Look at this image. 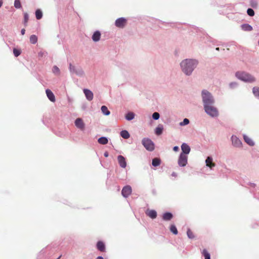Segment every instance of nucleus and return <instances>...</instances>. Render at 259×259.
I'll return each mask as SVG.
<instances>
[{
    "instance_id": "f257e3e1",
    "label": "nucleus",
    "mask_w": 259,
    "mask_h": 259,
    "mask_svg": "<svg viewBox=\"0 0 259 259\" xmlns=\"http://www.w3.org/2000/svg\"><path fill=\"white\" fill-rule=\"evenodd\" d=\"M197 61L195 60L186 59L181 63V66L183 71L187 75H190L197 64Z\"/></svg>"
},
{
    "instance_id": "f03ea898",
    "label": "nucleus",
    "mask_w": 259,
    "mask_h": 259,
    "mask_svg": "<svg viewBox=\"0 0 259 259\" xmlns=\"http://www.w3.org/2000/svg\"><path fill=\"white\" fill-rule=\"evenodd\" d=\"M202 97L204 105L213 104L214 101L211 94L206 90L202 92Z\"/></svg>"
},
{
    "instance_id": "7ed1b4c3",
    "label": "nucleus",
    "mask_w": 259,
    "mask_h": 259,
    "mask_svg": "<svg viewBox=\"0 0 259 259\" xmlns=\"http://www.w3.org/2000/svg\"><path fill=\"white\" fill-rule=\"evenodd\" d=\"M204 109L205 112L211 117H217L219 115V111L213 104L204 105Z\"/></svg>"
},
{
    "instance_id": "20e7f679",
    "label": "nucleus",
    "mask_w": 259,
    "mask_h": 259,
    "mask_svg": "<svg viewBox=\"0 0 259 259\" xmlns=\"http://www.w3.org/2000/svg\"><path fill=\"white\" fill-rule=\"evenodd\" d=\"M236 76L244 81L252 82L255 81V78L253 76L244 72H237Z\"/></svg>"
},
{
    "instance_id": "39448f33",
    "label": "nucleus",
    "mask_w": 259,
    "mask_h": 259,
    "mask_svg": "<svg viewBox=\"0 0 259 259\" xmlns=\"http://www.w3.org/2000/svg\"><path fill=\"white\" fill-rule=\"evenodd\" d=\"M142 144L148 151H152L154 149V145L153 142L148 138H144L142 140Z\"/></svg>"
},
{
    "instance_id": "423d86ee",
    "label": "nucleus",
    "mask_w": 259,
    "mask_h": 259,
    "mask_svg": "<svg viewBox=\"0 0 259 259\" xmlns=\"http://www.w3.org/2000/svg\"><path fill=\"white\" fill-rule=\"evenodd\" d=\"M127 23V20L124 18L121 17L117 19L115 22V25L117 27L122 28Z\"/></svg>"
},
{
    "instance_id": "0eeeda50",
    "label": "nucleus",
    "mask_w": 259,
    "mask_h": 259,
    "mask_svg": "<svg viewBox=\"0 0 259 259\" xmlns=\"http://www.w3.org/2000/svg\"><path fill=\"white\" fill-rule=\"evenodd\" d=\"M188 157L184 154H181L178 160V164L181 166H185L187 163Z\"/></svg>"
},
{
    "instance_id": "6e6552de",
    "label": "nucleus",
    "mask_w": 259,
    "mask_h": 259,
    "mask_svg": "<svg viewBox=\"0 0 259 259\" xmlns=\"http://www.w3.org/2000/svg\"><path fill=\"white\" fill-rule=\"evenodd\" d=\"M122 195L124 197H127L132 193V188L130 186H124L121 191Z\"/></svg>"
},
{
    "instance_id": "1a4fd4ad",
    "label": "nucleus",
    "mask_w": 259,
    "mask_h": 259,
    "mask_svg": "<svg viewBox=\"0 0 259 259\" xmlns=\"http://www.w3.org/2000/svg\"><path fill=\"white\" fill-rule=\"evenodd\" d=\"M69 70L71 73H75L77 75H81L83 74V71L81 69H76V67L71 64L69 65Z\"/></svg>"
},
{
    "instance_id": "9d476101",
    "label": "nucleus",
    "mask_w": 259,
    "mask_h": 259,
    "mask_svg": "<svg viewBox=\"0 0 259 259\" xmlns=\"http://www.w3.org/2000/svg\"><path fill=\"white\" fill-rule=\"evenodd\" d=\"M75 126L81 130H84V123L82 119L80 118H77L75 121Z\"/></svg>"
},
{
    "instance_id": "9b49d317",
    "label": "nucleus",
    "mask_w": 259,
    "mask_h": 259,
    "mask_svg": "<svg viewBox=\"0 0 259 259\" xmlns=\"http://www.w3.org/2000/svg\"><path fill=\"white\" fill-rule=\"evenodd\" d=\"M118 162L120 166L122 168H125L126 166V162L125 158L122 155H118L117 157Z\"/></svg>"
},
{
    "instance_id": "f8f14e48",
    "label": "nucleus",
    "mask_w": 259,
    "mask_h": 259,
    "mask_svg": "<svg viewBox=\"0 0 259 259\" xmlns=\"http://www.w3.org/2000/svg\"><path fill=\"white\" fill-rule=\"evenodd\" d=\"M83 93L85 96L86 98L89 101H92L93 99L94 95L93 92L88 89H84Z\"/></svg>"
},
{
    "instance_id": "ddd939ff",
    "label": "nucleus",
    "mask_w": 259,
    "mask_h": 259,
    "mask_svg": "<svg viewBox=\"0 0 259 259\" xmlns=\"http://www.w3.org/2000/svg\"><path fill=\"white\" fill-rule=\"evenodd\" d=\"M232 141L233 145L235 147H239L241 145V141L236 136L232 137Z\"/></svg>"
},
{
    "instance_id": "4468645a",
    "label": "nucleus",
    "mask_w": 259,
    "mask_h": 259,
    "mask_svg": "<svg viewBox=\"0 0 259 259\" xmlns=\"http://www.w3.org/2000/svg\"><path fill=\"white\" fill-rule=\"evenodd\" d=\"M181 149L183 151L181 154H184L185 155L189 153L190 151V147L186 143L182 144L181 146Z\"/></svg>"
},
{
    "instance_id": "2eb2a0df",
    "label": "nucleus",
    "mask_w": 259,
    "mask_h": 259,
    "mask_svg": "<svg viewBox=\"0 0 259 259\" xmlns=\"http://www.w3.org/2000/svg\"><path fill=\"white\" fill-rule=\"evenodd\" d=\"M46 93L49 100L51 101L54 102L55 101V97L53 92L50 90L47 89L46 91Z\"/></svg>"
},
{
    "instance_id": "dca6fc26",
    "label": "nucleus",
    "mask_w": 259,
    "mask_h": 259,
    "mask_svg": "<svg viewBox=\"0 0 259 259\" xmlns=\"http://www.w3.org/2000/svg\"><path fill=\"white\" fill-rule=\"evenodd\" d=\"M147 215L151 219H155L157 217V212L154 210H147L146 212Z\"/></svg>"
},
{
    "instance_id": "f3484780",
    "label": "nucleus",
    "mask_w": 259,
    "mask_h": 259,
    "mask_svg": "<svg viewBox=\"0 0 259 259\" xmlns=\"http://www.w3.org/2000/svg\"><path fill=\"white\" fill-rule=\"evenodd\" d=\"M97 248L100 251L104 252L105 251V244L101 241H99L97 242Z\"/></svg>"
},
{
    "instance_id": "a211bd4d",
    "label": "nucleus",
    "mask_w": 259,
    "mask_h": 259,
    "mask_svg": "<svg viewBox=\"0 0 259 259\" xmlns=\"http://www.w3.org/2000/svg\"><path fill=\"white\" fill-rule=\"evenodd\" d=\"M206 166L211 168L212 167L215 166V164L212 162V159L210 157H207L205 160Z\"/></svg>"
},
{
    "instance_id": "6ab92c4d",
    "label": "nucleus",
    "mask_w": 259,
    "mask_h": 259,
    "mask_svg": "<svg viewBox=\"0 0 259 259\" xmlns=\"http://www.w3.org/2000/svg\"><path fill=\"white\" fill-rule=\"evenodd\" d=\"M101 37V33L99 31H96L94 32L92 36V39L94 41H98L100 40Z\"/></svg>"
},
{
    "instance_id": "aec40b11",
    "label": "nucleus",
    "mask_w": 259,
    "mask_h": 259,
    "mask_svg": "<svg viewBox=\"0 0 259 259\" xmlns=\"http://www.w3.org/2000/svg\"><path fill=\"white\" fill-rule=\"evenodd\" d=\"M173 217V215L170 212H166L163 214L162 219L164 221H170Z\"/></svg>"
},
{
    "instance_id": "412c9836",
    "label": "nucleus",
    "mask_w": 259,
    "mask_h": 259,
    "mask_svg": "<svg viewBox=\"0 0 259 259\" xmlns=\"http://www.w3.org/2000/svg\"><path fill=\"white\" fill-rule=\"evenodd\" d=\"M244 140L245 142L247 143L250 146H253L254 145V142L248 136L244 135Z\"/></svg>"
},
{
    "instance_id": "4be33fe9",
    "label": "nucleus",
    "mask_w": 259,
    "mask_h": 259,
    "mask_svg": "<svg viewBox=\"0 0 259 259\" xmlns=\"http://www.w3.org/2000/svg\"><path fill=\"white\" fill-rule=\"evenodd\" d=\"M120 136L125 139H127L130 138V135L127 131L123 130L120 132Z\"/></svg>"
},
{
    "instance_id": "5701e85b",
    "label": "nucleus",
    "mask_w": 259,
    "mask_h": 259,
    "mask_svg": "<svg viewBox=\"0 0 259 259\" xmlns=\"http://www.w3.org/2000/svg\"><path fill=\"white\" fill-rule=\"evenodd\" d=\"M98 142L100 144L105 145L108 143V140L107 138L102 137L100 138L98 140Z\"/></svg>"
},
{
    "instance_id": "b1692460",
    "label": "nucleus",
    "mask_w": 259,
    "mask_h": 259,
    "mask_svg": "<svg viewBox=\"0 0 259 259\" xmlns=\"http://www.w3.org/2000/svg\"><path fill=\"white\" fill-rule=\"evenodd\" d=\"M161 163V160L158 158H155L152 160V165L154 166H157Z\"/></svg>"
},
{
    "instance_id": "393cba45",
    "label": "nucleus",
    "mask_w": 259,
    "mask_h": 259,
    "mask_svg": "<svg viewBox=\"0 0 259 259\" xmlns=\"http://www.w3.org/2000/svg\"><path fill=\"white\" fill-rule=\"evenodd\" d=\"M241 27L242 28L243 30H245V31H251L252 30V27L251 26H250V25L248 24H243L242 26H241Z\"/></svg>"
},
{
    "instance_id": "a878e982",
    "label": "nucleus",
    "mask_w": 259,
    "mask_h": 259,
    "mask_svg": "<svg viewBox=\"0 0 259 259\" xmlns=\"http://www.w3.org/2000/svg\"><path fill=\"white\" fill-rule=\"evenodd\" d=\"M101 111L102 113L105 115H109L110 114V112L108 110L107 107L106 106H102L101 107Z\"/></svg>"
},
{
    "instance_id": "bb28decb",
    "label": "nucleus",
    "mask_w": 259,
    "mask_h": 259,
    "mask_svg": "<svg viewBox=\"0 0 259 259\" xmlns=\"http://www.w3.org/2000/svg\"><path fill=\"white\" fill-rule=\"evenodd\" d=\"M35 16L37 20L40 19L42 17V13L39 9L36 10L35 11Z\"/></svg>"
},
{
    "instance_id": "cd10ccee",
    "label": "nucleus",
    "mask_w": 259,
    "mask_h": 259,
    "mask_svg": "<svg viewBox=\"0 0 259 259\" xmlns=\"http://www.w3.org/2000/svg\"><path fill=\"white\" fill-rule=\"evenodd\" d=\"M37 41V37L35 35H31L30 36V42L32 44H35Z\"/></svg>"
},
{
    "instance_id": "c85d7f7f",
    "label": "nucleus",
    "mask_w": 259,
    "mask_h": 259,
    "mask_svg": "<svg viewBox=\"0 0 259 259\" xmlns=\"http://www.w3.org/2000/svg\"><path fill=\"white\" fill-rule=\"evenodd\" d=\"M135 117V114L133 112H129L125 115V118L127 120H131Z\"/></svg>"
},
{
    "instance_id": "c756f323",
    "label": "nucleus",
    "mask_w": 259,
    "mask_h": 259,
    "mask_svg": "<svg viewBox=\"0 0 259 259\" xmlns=\"http://www.w3.org/2000/svg\"><path fill=\"white\" fill-rule=\"evenodd\" d=\"M254 95L259 99V87H254L252 89Z\"/></svg>"
},
{
    "instance_id": "7c9ffc66",
    "label": "nucleus",
    "mask_w": 259,
    "mask_h": 259,
    "mask_svg": "<svg viewBox=\"0 0 259 259\" xmlns=\"http://www.w3.org/2000/svg\"><path fill=\"white\" fill-rule=\"evenodd\" d=\"M169 229L171 232H172L174 234H178V231L177 230L176 227L174 225H170Z\"/></svg>"
},
{
    "instance_id": "2f4dec72",
    "label": "nucleus",
    "mask_w": 259,
    "mask_h": 259,
    "mask_svg": "<svg viewBox=\"0 0 259 259\" xmlns=\"http://www.w3.org/2000/svg\"><path fill=\"white\" fill-rule=\"evenodd\" d=\"M202 253L204 256L205 259H210V254L206 249H203Z\"/></svg>"
},
{
    "instance_id": "473e14b6",
    "label": "nucleus",
    "mask_w": 259,
    "mask_h": 259,
    "mask_svg": "<svg viewBox=\"0 0 259 259\" xmlns=\"http://www.w3.org/2000/svg\"><path fill=\"white\" fill-rule=\"evenodd\" d=\"M53 72L57 75H59L60 74V71L59 68L57 66H54L52 69Z\"/></svg>"
},
{
    "instance_id": "72a5a7b5",
    "label": "nucleus",
    "mask_w": 259,
    "mask_h": 259,
    "mask_svg": "<svg viewBox=\"0 0 259 259\" xmlns=\"http://www.w3.org/2000/svg\"><path fill=\"white\" fill-rule=\"evenodd\" d=\"M29 19V16L27 13L24 14V24L26 26Z\"/></svg>"
},
{
    "instance_id": "f704fd0d",
    "label": "nucleus",
    "mask_w": 259,
    "mask_h": 259,
    "mask_svg": "<svg viewBox=\"0 0 259 259\" xmlns=\"http://www.w3.org/2000/svg\"><path fill=\"white\" fill-rule=\"evenodd\" d=\"M14 7L16 9H20L21 8V4L20 0H15Z\"/></svg>"
},
{
    "instance_id": "c9c22d12",
    "label": "nucleus",
    "mask_w": 259,
    "mask_h": 259,
    "mask_svg": "<svg viewBox=\"0 0 259 259\" xmlns=\"http://www.w3.org/2000/svg\"><path fill=\"white\" fill-rule=\"evenodd\" d=\"M163 128L160 126H158L156 128L155 133L157 135H160L162 134Z\"/></svg>"
},
{
    "instance_id": "e433bc0d",
    "label": "nucleus",
    "mask_w": 259,
    "mask_h": 259,
    "mask_svg": "<svg viewBox=\"0 0 259 259\" xmlns=\"http://www.w3.org/2000/svg\"><path fill=\"white\" fill-rule=\"evenodd\" d=\"M187 236L190 239H193L194 238V235L193 234V232L190 230V229H188L187 232Z\"/></svg>"
},
{
    "instance_id": "4c0bfd02",
    "label": "nucleus",
    "mask_w": 259,
    "mask_h": 259,
    "mask_svg": "<svg viewBox=\"0 0 259 259\" xmlns=\"http://www.w3.org/2000/svg\"><path fill=\"white\" fill-rule=\"evenodd\" d=\"M13 53L15 57H18L21 54V51L20 50L14 48L13 49Z\"/></svg>"
},
{
    "instance_id": "58836bf2",
    "label": "nucleus",
    "mask_w": 259,
    "mask_h": 259,
    "mask_svg": "<svg viewBox=\"0 0 259 259\" xmlns=\"http://www.w3.org/2000/svg\"><path fill=\"white\" fill-rule=\"evenodd\" d=\"M189 123V120L187 118H185L183 120V121L182 122H181L180 123V125L181 126H184V125H187L188 124V123Z\"/></svg>"
},
{
    "instance_id": "ea45409f",
    "label": "nucleus",
    "mask_w": 259,
    "mask_h": 259,
    "mask_svg": "<svg viewBox=\"0 0 259 259\" xmlns=\"http://www.w3.org/2000/svg\"><path fill=\"white\" fill-rule=\"evenodd\" d=\"M247 13L250 16H253L254 15V11L252 9H250V8H249L247 9Z\"/></svg>"
},
{
    "instance_id": "a19ab883",
    "label": "nucleus",
    "mask_w": 259,
    "mask_h": 259,
    "mask_svg": "<svg viewBox=\"0 0 259 259\" xmlns=\"http://www.w3.org/2000/svg\"><path fill=\"white\" fill-rule=\"evenodd\" d=\"M159 114L158 112H154L152 115V117L155 120H157L159 118Z\"/></svg>"
},
{
    "instance_id": "79ce46f5",
    "label": "nucleus",
    "mask_w": 259,
    "mask_h": 259,
    "mask_svg": "<svg viewBox=\"0 0 259 259\" xmlns=\"http://www.w3.org/2000/svg\"><path fill=\"white\" fill-rule=\"evenodd\" d=\"M179 148L178 146H175L173 148V150L175 151H178L179 150Z\"/></svg>"
},
{
    "instance_id": "37998d69",
    "label": "nucleus",
    "mask_w": 259,
    "mask_h": 259,
    "mask_svg": "<svg viewBox=\"0 0 259 259\" xmlns=\"http://www.w3.org/2000/svg\"><path fill=\"white\" fill-rule=\"evenodd\" d=\"M21 34L22 35H24L25 33V29H22L21 31Z\"/></svg>"
},
{
    "instance_id": "c03bdc74",
    "label": "nucleus",
    "mask_w": 259,
    "mask_h": 259,
    "mask_svg": "<svg viewBox=\"0 0 259 259\" xmlns=\"http://www.w3.org/2000/svg\"><path fill=\"white\" fill-rule=\"evenodd\" d=\"M104 155L105 157H107L108 156V153L107 152H105Z\"/></svg>"
},
{
    "instance_id": "a18cd8bd",
    "label": "nucleus",
    "mask_w": 259,
    "mask_h": 259,
    "mask_svg": "<svg viewBox=\"0 0 259 259\" xmlns=\"http://www.w3.org/2000/svg\"><path fill=\"white\" fill-rule=\"evenodd\" d=\"M96 259H103V257L102 256H98L97 257Z\"/></svg>"
},
{
    "instance_id": "49530a36",
    "label": "nucleus",
    "mask_w": 259,
    "mask_h": 259,
    "mask_svg": "<svg viewBox=\"0 0 259 259\" xmlns=\"http://www.w3.org/2000/svg\"><path fill=\"white\" fill-rule=\"evenodd\" d=\"M2 5H3V1H0V8L2 7Z\"/></svg>"
},
{
    "instance_id": "de8ad7c7",
    "label": "nucleus",
    "mask_w": 259,
    "mask_h": 259,
    "mask_svg": "<svg viewBox=\"0 0 259 259\" xmlns=\"http://www.w3.org/2000/svg\"><path fill=\"white\" fill-rule=\"evenodd\" d=\"M216 50H218V51H219V48H216Z\"/></svg>"
}]
</instances>
